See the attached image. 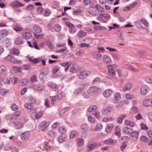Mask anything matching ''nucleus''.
I'll return each mask as SVG.
<instances>
[{
  "mask_svg": "<svg viewBox=\"0 0 152 152\" xmlns=\"http://www.w3.org/2000/svg\"><path fill=\"white\" fill-rule=\"evenodd\" d=\"M87 33L83 30L80 31L77 35L79 38H82L85 37L87 35Z\"/></svg>",
  "mask_w": 152,
  "mask_h": 152,
  "instance_id": "obj_29",
  "label": "nucleus"
},
{
  "mask_svg": "<svg viewBox=\"0 0 152 152\" xmlns=\"http://www.w3.org/2000/svg\"><path fill=\"white\" fill-rule=\"evenodd\" d=\"M22 69H23V70H28L30 69L31 68V66L30 65H25L23 66L22 67Z\"/></svg>",
  "mask_w": 152,
  "mask_h": 152,
  "instance_id": "obj_50",
  "label": "nucleus"
},
{
  "mask_svg": "<svg viewBox=\"0 0 152 152\" xmlns=\"http://www.w3.org/2000/svg\"><path fill=\"white\" fill-rule=\"evenodd\" d=\"M13 29L18 32L22 31L23 30V28L17 24L13 27Z\"/></svg>",
  "mask_w": 152,
  "mask_h": 152,
  "instance_id": "obj_33",
  "label": "nucleus"
},
{
  "mask_svg": "<svg viewBox=\"0 0 152 152\" xmlns=\"http://www.w3.org/2000/svg\"><path fill=\"white\" fill-rule=\"evenodd\" d=\"M114 110V107L113 106H108L105 109H104V111L106 113L113 112Z\"/></svg>",
  "mask_w": 152,
  "mask_h": 152,
  "instance_id": "obj_36",
  "label": "nucleus"
},
{
  "mask_svg": "<svg viewBox=\"0 0 152 152\" xmlns=\"http://www.w3.org/2000/svg\"><path fill=\"white\" fill-rule=\"evenodd\" d=\"M37 76L36 75H32L31 77L30 81L32 83L37 82Z\"/></svg>",
  "mask_w": 152,
  "mask_h": 152,
  "instance_id": "obj_45",
  "label": "nucleus"
},
{
  "mask_svg": "<svg viewBox=\"0 0 152 152\" xmlns=\"http://www.w3.org/2000/svg\"><path fill=\"white\" fill-rule=\"evenodd\" d=\"M33 87L35 90L39 91H43L45 88L43 85L37 84H34Z\"/></svg>",
  "mask_w": 152,
  "mask_h": 152,
  "instance_id": "obj_15",
  "label": "nucleus"
},
{
  "mask_svg": "<svg viewBox=\"0 0 152 152\" xmlns=\"http://www.w3.org/2000/svg\"><path fill=\"white\" fill-rule=\"evenodd\" d=\"M22 37H17L15 39V42L17 45H20L23 44L24 41L22 39Z\"/></svg>",
  "mask_w": 152,
  "mask_h": 152,
  "instance_id": "obj_27",
  "label": "nucleus"
},
{
  "mask_svg": "<svg viewBox=\"0 0 152 152\" xmlns=\"http://www.w3.org/2000/svg\"><path fill=\"white\" fill-rule=\"evenodd\" d=\"M112 57L113 59L114 60L118 61L121 58V57L119 56L116 54L112 55Z\"/></svg>",
  "mask_w": 152,
  "mask_h": 152,
  "instance_id": "obj_52",
  "label": "nucleus"
},
{
  "mask_svg": "<svg viewBox=\"0 0 152 152\" xmlns=\"http://www.w3.org/2000/svg\"><path fill=\"white\" fill-rule=\"evenodd\" d=\"M27 43L29 47L31 48H34L37 50L39 49V48L36 42H33L32 44L30 42L28 41L27 42Z\"/></svg>",
  "mask_w": 152,
  "mask_h": 152,
  "instance_id": "obj_31",
  "label": "nucleus"
},
{
  "mask_svg": "<svg viewBox=\"0 0 152 152\" xmlns=\"http://www.w3.org/2000/svg\"><path fill=\"white\" fill-rule=\"evenodd\" d=\"M87 12L93 15H97V11L94 7H90L87 10Z\"/></svg>",
  "mask_w": 152,
  "mask_h": 152,
  "instance_id": "obj_20",
  "label": "nucleus"
},
{
  "mask_svg": "<svg viewBox=\"0 0 152 152\" xmlns=\"http://www.w3.org/2000/svg\"><path fill=\"white\" fill-rule=\"evenodd\" d=\"M28 82V80L26 79H23L20 80L19 85L20 86H23L25 85Z\"/></svg>",
  "mask_w": 152,
  "mask_h": 152,
  "instance_id": "obj_39",
  "label": "nucleus"
},
{
  "mask_svg": "<svg viewBox=\"0 0 152 152\" xmlns=\"http://www.w3.org/2000/svg\"><path fill=\"white\" fill-rule=\"evenodd\" d=\"M29 101L26 103L24 104V107L25 108L29 109H32L33 107V104L35 103L36 100L33 98H30L29 99Z\"/></svg>",
  "mask_w": 152,
  "mask_h": 152,
  "instance_id": "obj_6",
  "label": "nucleus"
},
{
  "mask_svg": "<svg viewBox=\"0 0 152 152\" xmlns=\"http://www.w3.org/2000/svg\"><path fill=\"white\" fill-rule=\"evenodd\" d=\"M125 103L124 101H121L118 102L116 104L115 107L117 108H120L122 107L124 105Z\"/></svg>",
  "mask_w": 152,
  "mask_h": 152,
  "instance_id": "obj_35",
  "label": "nucleus"
},
{
  "mask_svg": "<svg viewBox=\"0 0 152 152\" xmlns=\"http://www.w3.org/2000/svg\"><path fill=\"white\" fill-rule=\"evenodd\" d=\"M130 134V137L132 140L136 141L137 139L139 137V132H138L135 131L132 132Z\"/></svg>",
  "mask_w": 152,
  "mask_h": 152,
  "instance_id": "obj_11",
  "label": "nucleus"
},
{
  "mask_svg": "<svg viewBox=\"0 0 152 152\" xmlns=\"http://www.w3.org/2000/svg\"><path fill=\"white\" fill-rule=\"evenodd\" d=\"M140 139L141 141L144 142H147L148 141V138L144 136H141Z\"/></svg>",
  "mask_w": 152,
  "mask_h": 152,
  "instance_id": "obj_60",
  "label": "nucleus"
},
{
  "mask_svg": "<svg viewBox=\"0 0 152 152\" xmlns=\"http://www.w3.org/2000/svg\"><path fill=\"white\" fill-rule=\"evenodd\" d=\"M145 81L148 83H152V77H147L145 78Z\"/></svg>",
  "mask_w": 152,
  "mask_h": 152,
  "instance_id": "obj_64",
  "label": "nucleus"
},
{
  "mask_svg": "<svg viewBox=\"0 0 152 152\" xmlns=\"http://www.w3.org/2000/svg\"><path fill=\"white\" fill-rule=\"evenodd\" d=\"M148 87L146 86H144L140 88V93L142 95H145L148 93Z\"/></svg>",
  "mask_w": 152,
  "mask_h": 152,
  "instance_id": "obj_17",
  "label": "nucleus"
},
{
  "mask_svg": "<svg viewBox=\"0 0 152 152\" xmlns=\"http://www.w3.org/2000/svg\"><path fill=\"white\" fill-rule=\"evenodd\" d=\"M113 92V90L111 89H107L103 92V94L105 97H108L110 96Z\"/></svg>",
  "mask_w": 152,
  "mask_h": 152,
  "instance_id": "obj_18",
  "label": "nucleus"
},
{
  "mask_svg": "<svg viewBox=\"0 0 152 152\" xmlns=\"http://www.w3.org/2000/svg\"><path fill=\"white\" fill-rule=\"evenodd\" d=\"M102 129V126L101 124H97L96 126L95 129L96 131H99Z\"/></svg>",
  "mask_w": 152,
  "mask_h": 152,
  "instance_id": "obj_59",
  "label": "nucleus"
},
{
  "mask_svg": "<svg viewBox=\"0 0 152 152\" xmlns=\"http://www.w3.org/2000/svg\"><path fill=\"white\" fill-rule=\"evenodd\" d=\"M13 69L15 72H20L22 71L21 67L14 66L13 67Z\"/></svg>",
  "mask_w": 152,
  "mask_h": 152,
  "instance_id": "obj_49",
  "label": "nucleus"
},
{
  "mask_svg": "<svg viewBox=\"0 0 152 152\" xmlns=\"http://www.w3.org/2000/svg\"><path fill=\"white\" fill-rule=\"evenodd\" d=\"M33 29L35 32L37 33H40L42 32L41 28L37 25H35L33 27Z\"/></svg>",
  "mask_w": 152,
  "mask_h": 152,
  "instance_id": "obj_32",
  "label": "nucleus"
},
{
  "mask_svg": "<svg viewBox=\"0 0 152 152\" xmlns=\"http://www.w3.org/2000/svg\"><path fill=\"white\" fill-rule=\"evenodd\" d=\"M84 141L83 139H78L77 140V145L79 146H81L84 144Z\"/></svg>",
  "mask_w": 152,
  "mask_h": 152,
  "instance_id": "obj_54",
  "label": "nucleus"
},
{
  "mask_svg": "<svg viewBox=\"0 0 152 152\" xmlns=\"http://www.w3.org/2000/svg\"><path fill=\"white\" fill-rule=\"evenodd\" d=\"M96 146V143H90L88 144L87 146V151H89L93 150Z\"/></svg>",
  "mask_w": 152,
  "mask_h": 152,
  "instance_id": "obj_14",
  "label": "nucleus"
},
{
  "mask_svg": "<svg viewBox=\"0 0 152 152\" xmlns=\"http://www.w3.org/2000/svg\"><path fill=\"white\" fill-rule=\"evenodd\" d=\"M100 89L98 87L95 86H93L90 87L88 89V91L91 95H93L98 92Z\"/></svg>",
  "mask_w": 152,
  "mask_h": 152,
  "instance_id": "obj_9",
  "label": "nucleus"
},
{
  "mask_svg": "<svg viewBox=\"0 0 152 152\" xmlns=\"http://www.w3.org/2000/svg\"><path fill=\"white\" fill-rule=\"evenodd\" d=\"M110 18V15L105 13L100 14L98 17V19L100 21H103L104 19H108Z\"/></svg>",
  "mask_w": 152,
  "mask_h": 152,
  "instance_id": "obj_10",
  "label": "nucleus"
},
{
  "mask_svg": "<svg viewBox=\"0 0 152 152\" xmlns=\"http://www.w3.org/2000/svg\"><path fill=\"white\" fill-rule=\"evenodd\" d=\"M125 124L126 125H129L132 127H134L135 125L134 123L128 120H126L125 121Z\"/></svg>",
  "mask_w": 152,
  "mask_h": 152,
  "instance_id": "obj_44",
  "label": "nucleus"
},
{
  "mask_svg": "<svg viewBox=\"0 0 152 152\" xmlns=\"http://www.w3.org/2000/svg\"><path fill=\"white\" fill-rule=\"evenodd\" d=\"M12 5L14 7H22L24 6V4L21 3L18 0L13 1Z\"/></svg>",
  "mask_w": 152,
  "mask_h": 152,
  "instance_id": "obj_23",
  "label": "nucleus"
},
{
  "mask_svg": "<svg viewBox=\"0 0 152 152\" xmlns=\"http://www.w3.org/2000/svg\"><path fill=\"white\" fill-rule=\"evenodd\" d=\"M97 109V107L95 105L90 106L88 109V111L89 112H93Z\"/></svg>",
  "mask_w": 152,
  "mask_h": 152,
  "instance_id": "obj_43",
  "label": "nucleus"
},
{
  "mask_svg": "<svg viewBox=\"0 0 152 152\" xmlns=\"http://www.w3.org/2000/svg\"><path fill=\"white\" fill-rule=\"evenodd\" d=\"M7 70L6 67L4 65H1L0 66V75L5 74Z\"/></svg>",
  "mask_w": 152,
  "mask_h": 152,
  "instance_id": "obj_34",
  "label": "nucleus"
},
{
  "mask_svg": "<svg viewBox=\"0 0 152 152\" xmlns=\"http://www.w3.org/2000/svg\"><path fill=\"white\" fill-rule=\"evenodd\" d=\"M114 99L116 101H118L121 99V94L119 93H117L114 95Z\"/></svg>",
  "mask_w": 152,
  "mask_h": 152,
  "instance_id": "obj_55",
  "label": "nucleus"
},
{
  "mask_svg": "<svg viewBox=\"0 0 152 152\" xmlns=\"http://www.w3.org/2000/svg\"><path fill=\"white\" fill-rule=\"evenodd\" d=\"M3 82L5 84H10L12 83L13 79L10 77H7L4 79Z\"/></svg>",
  "mask_w": 152,
  "mask_h": 152,
  "instance_id": "obj_22",
  "label": "nucleus"
},
{
  "mask_svg": "<svg viewBox=\"0 0 152 152\" xmlns=\"http://www.w3.org/2000/svg\"><path fill=\"white\" fill-rule=\"evenodd\" d=\"M43 113L42 111L38 112L33 111L31 114V116L33 119H38L40 118L43 115Z\"/></svg>",
  "mask_w": 152,
  "mask_h": 152,
  "instance_id": "obj_4",
  "label": "nucleus"
},
{
  "mask_svg": "<svg viewBox=\"0 0 152 152\" xmlns=\"http://www.w3.org/2000/svg\"><path fill=\"white\" fill-rule=\"evenodd\" d=\"M23 123L19 122H17L15 123V127L17 129H21L23 127Z\"/></svg>",
  "mask_w": 152,
  "mask_h": 152,
  "instance_id": "obj_38",
  "label": "nucleus"
},
{
  "mask_svg": "<svg viewBox=\"0 0 152 152\" xmlns=\"http://www.w3.org/2000/svg\"><path fill=\"white\" fill-rule=\"evenodd\" d=\"M103 60L104 63L107 64H110L111 62V59L110 57L107 54L104 56Z\"/></svg>",
  "mask_w": 152,
  "mask_h": 152,
  "instance_id": "obj_19",
  "label": "nucleus"
},
{
  "mask_svg": "<svg viewBox=\"0 0 152 152\" xmlns=\"http://www.w3.org/2000/svg\"><path fill=\"white\" fill-rule=\"evenodd\" d=\"M8 31L7 30L3 29L0 31V36L2 37H5L8 34Z\"/></svg>",
  "mask_w": 152,
  "mask_h": 152,
  "instance_id": "obj_37",
  "label": "nucleus"
},
{
  "mask_svg": "<svg viewBox=\"0 0 152 152\" xmlns=\"http://www.w3.org/2000/svg\"><path fill=\"white\" fill-rule=\"evenodd\" d=\"M96 7L97 10L100 12H102L104 11V9L101 7L99 5H96Z\"/></svg>",
  "mask_w": 152,
  "mask_h": 152,
  "instance_id": "obj_61",
  "label": "nucleus"
},
{
  "mask_svg": "<svg viewBox=\"0 0 152 152\" xmlns=\"http://www.w3.org/2000/svg\"><path fill=\"white\" fill-rule=\"evenodd\" d=\"M30 136V133L28 132H26L22 133L21 135V138L23 140L28 139Z\"/></svg>",
  "mask_w": 152,
  "mask_h": 152,
  "instance_id": "obj_12",
  "label": "nucleus"
},
{
  "mask_svg": "<svg viewBox=\"0 0 152 152\" xmlns=\"http://www.w3.org/2000/svg\"><path fill=\"white\" fill-rule=\"evenodd\" d=\"M48 85L50 88L56 90L58 89V86L54 83L49 82L48 84Z\"/></svg>",
  "mask_w": 152,
  "mask_h": 152,
  "instance_id": "obj_28",
  "label": "nucleus"
},
{
  "mask_svg": "<svg viewBox=\"0 0 152 152\" xmlns=\"http://www.w3.org/2000/svg\"><path fill=\"white\" fill-rule=\"evenodd\" d=\"M12 53L14 55L18 56L20 53L19 50L18 49L16 48H13L12 50Z\"/></svg>",
  "mask_w": 152,
  "mask_h": 152,
  "instance_id": "obj_47",
  "label": "nucleus"
},
{
  "mask_svg": "<svg viewBox=\"0 0 152 152\" xmlns=\"http://www.w3.org/2000/svg\"><path fill=\"white\" fill-rule=\"evenodd\" d=\"M56 134V132L53 130H50L48 132V135L51 137H55Z\"/></svg>",
  "mask_w": 152,
  "mask_h": 152,
  "instance_id": "obj_53",
  "label": "nucleus"
},
{
  "mask_svg": "<svg viewBox=\"0 0 152 152\" xmlns=\"http://www.w3.org/2000/svg\"><path fill=\"white\" fill-rule=\"evenodd\" d=\"M77 68V66L75 64H73L70 69V71L71 72L74 73L75 72Z\"/></svg>",
  "mask_w": 152,
  "mask_h": 152,
  "instance_id": "obj_48",
  "label": "nucleus"
},
{
  "mask_svg": "<svg viewBox=\"0 0 152 152\" xmlns=\"http://www.w3.org/2000/svg\"><path fill=\"white\" fill-rule=\"evenodd\" d=\"M60 69V67L58 66H56L53 67L52 72L53 73V76H55V77H58L61 76V73L59 71Z\"/></svg>",
  "mask_w": 152,
  "mask_h": 152,
  "instance_id": "obj_7",
  "label": "nucleus"
},
{
  "mask_svg": "<svg viewBox=\"0 0 152 152\" xmlns=\"http://www.w3.org/2000/svg\"><path fill=\"white\" fill-rule=\"evenodd\" d=\"M126 113H124L121 115L118 118L117 122L118 124L122 123L123 120L126 117Z\"/></svg>",
  "mask_w": 152,
  "mask_h": 152,
  "instance_id": "obj_21",
  "label": "nucleus"
},
{
  "mask_svg": "<svg viewBox=\"0 0 152 152\" xmlns=\"http://www.w3.org/2000/svg\"><path fill=\"white\" fill-rule=\"evenodd\" d=\"M68 110L69 109L68 108H66L62 110L60 112V115L61 116H63L64 115V113L67 112Z\"/></svg>",
  "mask_w": 152,
  "mask_h": 152,
  "instance_id": "obj_62",
  "label": "nucleus"
},
{
  "mask_svg": "<svg viewBox=\"0 0 152 152\" xmlns=\"http://www.w3.org/2000/svg\"><path fill=\"white\" fill-rule=\"evenodd\" d=\"M143 104L145 107L152 106V99H144L143 102Z\"/></svg>",
  "mask_w": 152,
  "mask_h": 152,
  "instance_id": "obj_13",
  "label": "nucleus"
},
{
  "mask_svg": "<svg viewBox=\"0 0 152 152\" xmlns=\"http://www.w3.org/2000/svg\"><path fill=\"white\" fill-rule=\"evenodd\" d=\"M115 133L116 135L118 136H119L120 135V129L118 127H115Z\"/></svg>",
  "mask_w": 152,
  "mask_h": 152,
  "instance_id": "obj_57",
  "label": "nucleus"
},
{
  "mask_svg": "<svg viewBox=\"0 0 152 152\" xmlns=\"http://www.w3.org/2000/svg\"><path fill=\"white\" fill-rule=\"evenodd\" d=\"M44 145L45 148L47 149H52L53 148L52 145H51L50 142H44Z\"/></svg>",
  "mask_w": 152,
  "mask_h": 152,
  "instance_id": "obj_42",
  "label": "nucleus"
},
{
  "mask_svg": "<svg viewBox=\"0 0 152 152\" xmlns=\"http://www.w3.org/2000/svg\"><path fill=\"white\" fill-rule=\"evenodd\" d=\"M132 85L130 83H129L125 84L123 87V90L124 91L130 90L132 87Z\"/></svg>",
  "mask_w": 152,
  "mask_h": 152,
  "instance_id": "obj_24",
  "label": "nucleus"
},
{
  "mask_svg": "<svg viewBox=\"0 0 152 152\" xmlns=\"http://www.w3.org/2000/svg\"><path fill=\"white\" fill-rule=\"evenodd\" d=\"M5 60L12 63H21V61L17 60L16 61L15 59L14 56L10 55L7 56L6 57Z\"/></svg>",
  "mask_w": 152,
  "mask_h": 152,
  "instance_id": "obj_8",
  "label": "nucleus"
},
{
  "mask_svg": "<svg viewBox=\"0 0 152 152\" xmlns=\"http://www.w3.org/2000/svg\"><path fill=\"white\" fill-rule=\"evenodd\" d=\"M50 122L45 121H41L39 125V128L41 131H43L46 130L49 126Z\"/></svg>",
  "mask_w": 152,
  "mask_h": 152,
  "instance_id": "obj_3",
  "label": "nucleus"
},
{
  "mask_svg": "<svg viewBox=\"0 0 152 152\" xmlns=\"http://www.w3.org/2000/svg\"><path fill=\"white\" fill-rule=\"evenodd\" d=\"M91 74L90 71L86 70L83 67L80 68L77 71L78 77L79 79L81 80L86 78Z\"/></svg>",
  "mask_w": 152,
  "mask_h": 152,
  "instance_id": "obj_2",
  "label": "nucleus"
},
{
  "mask_svg": "<svg viewBox=\"0 0 152 152\" xmlns=\"http://www.w3.org/2000/svg\"><path fill=\"white\" fill-rule=\"evenodd\" d=\"M21 35L22 38L26 39H31L32 37V35L30 30L28 29L22 32Z\"/></svg>",
  "mask_w": 152,
  "mask_h": 152,
  "instance_id": "obj_5",
  "label": "nucleus"
},
{
  "mask_svg": "<svg viewBox=\"0 0 152 152\" xmlns=\"http://www.w3.org/2000/svg\"><path fill=\"white\" fill-rule=\"evenodd\" d=\"M134 5L133 4H132L128 6L123 9L124 11H128L130 10L131 9L134 8Z\"/></svg>",
  "mask_w": 152,
  "mask_h": 152,
  "instance_id": "obj_46",
  "label": "nucleus"
},
{
  "mask_svg": "<svg viewBox=\"0 0 152 152\" xmlns=\"http://www.w3.org/2000/svg\"><path fill=\"white\" fill-rule=\"evenodd\" d=\"M132 129L131 128L127 126H124L123 128V130L125 133L128 134L131 133L132 132Z\"/></svg>",
  "mask_w": 152,
  "mask_h": 152,
  "instance_id": "obj_26",
  "label": "nucleus"
},
{
  "mask_svg": "<svg viewBox=\"0 0 152 152\" xmlns=\"http://www.w3.org/2000/svg\"><path fill=\"white\" fill-rule=\"evenodd\" d=\"M58 131L60 133L64 134L66 132V130L65 127L60 126L58 129Z\"/></svg>",
  "mask_w": 152,
  "mask_h": 152,
  "instance_id": "obj_40",
  "label": "nucleus"
},
{
  "mask_svg": "<svg viewBox=\"0 0 152 152\" xmlns=\"http://www.w3.org/2000/svg\"><path fill=\"white\" fill-rule=\"evenodd\" d=\"M94 57L98 61L100 60L102 58V55L99 53L95 52L93 54Z\"/></svg>",
  "mask_w": 152,
  "mask_h": 152,
  "instance_id": "obj_25",
  "label": "nucleus"
},
{
  "mask_svg": "<svg viewBox=\"0 0 152 152\" xmlns=\"http://www.w3.org/2000/svg\"><path fill=\"white\" fill-rule=\"evenodd\" d=\"M66 139V137L65 135H61L58 137V141L59 143H61L65 141Z\"/></svg>",
  "mask_w": 152,
  "mask_h": 152,
  "instance_id": "obj_30",
  "label": "nucleus"
},
{
  "mask_svg": "<svg viewBox=\"0 0 152 152\" xmlns=\"http://www.w3.org/2000/svg\"><path fill=\"white\" fill-rule=\"evenodd\" d=\"M72 64V63L71 62L67 61L62 63L61 64V65L64 67H67L68 66H70V65H71Z\"/></svg>",
  "mask_w": 152,
  "mask_h": 152,
  "instance_id": "obj_51",
  "label": "nucleus"
},
{
  "mask_svg": "<svg viewBox=\"0 0 152 152\" xmlns=\"http://www.w3.org/2000/svg\"><path fill=\"white\" fill-rule=\"evenodd\" d=\"M77 132L75 131L72 132L70 134L69 138L70 139H72L75 137L77 135Z\"/></svg>",
  "mask_w": 152,
  "mask_h": 152,
  "instance_id": "obj_56",
  "label": "nucleus"
},
{
  "mask_svg": "<svg viewBox=\"0 0 152 152\" xmlns=\"http://www.w3.org/2000/svg\"><path fill=\"white\" fill-rule=\"evenodd\" d=\"M103 143L105 144L113 145L117 143V141L111 138H109L104 141Z\"/></svg>",
  "mask_w": 152,
  "mask_h": 152,
  "instance_id": "obj_16",
  "label": "nucleus"
},
{
  "mask_svg": "<svg viewBox=\"0 0 152 152\" xmlns=\"http://www.w3.org/2000/svg\"><path fill=\"white\" fill-rule=\"evenodd\" d=\"M113 124H112L107 125L106 129V132H110V131L113 129Z\"/></svg>",
  "mask_w": 152,
  "mask_h": 152,
  "instance_id": "obj_41",
  "label": "nucleus"
},
{
  "mask_svg": "<svg viewBox=\"0 0 152 152\" xmlns=\"http://www.w3.org/2000/svg\"><path fill=\"white\" fill-rule=\"evenodd\" d=\"M88 121L91 123H94L95 121V119L94 118L91 116H89L88 117Z\"/></svg>",
  "mask_w": 152,
  "mask_h": 152,
  "instance_id": "obj_63",
  "label": "nucleus"
},
{
  "mask_svg": "<svg viewBox=\"0 0 152 152\" xmlns=\"http://www.w3.org/2000/svg\"><path fill=\"white\" fill-rule=\"evenodd\" d=\"M117 65L115 64H110L107 66L108 74L107 77L108 78L112 79L116 75V70Z\"/></svg>",
  "mask_w": 152,
  "mask_h": 152,
  "instance_id": "obj_1",
  "label": "nucleus"
},
{
  "mask_svg": "<svg viewBox=\"0 0 152 152\" xmlns=\"http://www.w3.org/2000/svg\"><path fill=\"white\" fill-rule=\"evenodd\" d=\"M83 96L85 98H88L90 97L91 95L89 93V92H88V90L87 92H84L83 94Z\"/></svg>",
  "mask_w": 152,
  "mask_h": 152,
  "instance_id": "obj_58",
  "label": "nucleus"
}]
</instances>
